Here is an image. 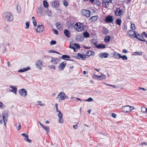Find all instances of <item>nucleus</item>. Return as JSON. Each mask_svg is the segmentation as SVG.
I'll return each instance as SVG.
<instances>
[{"mask_svg": "<svg viewBox=\"0 0 147 147\" xmlns=\"http://www.w3.org/2000/svg\"><path fill=\"white\" fill-rule=\"evenodd\" d=\"M129 107V105H127L123 107V111L125 113H127L126 111H128V108H127V107Z\"/></svg>", "mask_w": 147, "mask_h": 147, "instance_id": "nucleus-36", "label": "nucleus"}, {"mask_svg": "<svg viewBox=\"0 0 147 147\" xmlns=\"http://www.w3.org/2000/svg\"><path fill=\"white\" fill-rule=\"evenodd\" d=\"M30 68L28 67L26 68H24L23 69H21L18 71L19 72H23L26 71H27L30 69Z\"/></svg>", "mask_w": 147, "mask_h": 147, "instance_id": "nucleus-20", "label": "nucleus"}, {"mask_svg": "<svg viewBox=\"0 0 147 147\" xmlns=\"http://www.w3.org/2000/svg\"><path fill=\"white\" fill-rule=\"evenodd\" d=\"M85 38H88L89 36V34L88 32L87 31H85L83 34Z\"/></svg>", "mask_w": 147, "mask_h": 147, "instance_id": "nucleus-33", "label": "nucleus"}, {"mask_svg": "<svg viewBox=\"0 0 147 147\" xmlns=\"http://www.w3.org/2000/svg\"><path fill=\"white\" fill-rule=\"evenodd\" d=\"M127 108H128V111H126L127 113H129L131 112V110H133L134 109V107L133 106H129V107H127Z\"/></svg>", "mask_w": 147, "mask_h": 147, "instance_id": "nucleus-31", "label": "nucleus"}, {"mask_svg": "<svg viewBox=\"0 0 147 147\" xmlns=\"http://www.w3.org/2000/svg\"><path fill=\"white\" fill-rule=\"evenodd\" d=\"M44 30V28L43 26L39 25L38 26L36 30V32L38 33L42 32Z\"/></svg>", "mask_w": 147, "mask_h": 147, "instance_id": "nucleus-10", "label": "nucleus"}, {"mask_svg": "<svg viewBox=\"0 0 147 147\" xmlns=\"http://www.w3.org/2000/svg\"><path fill=\"white\" fill-rule=\"evenodd\" d=\"M106 77V76L104 74H102L101 76H99V79L100 80H102L103 79H105Z\"/></svg>", "mask_w": 147, "mask_h": 147, "instance_id": "nucleus-35", "label": "nucleus"}, {"mask_svg": "<svg viewBox=\"0 0 147 147\" xmlns=\"http://www.w3.org/2000/svg\"><path fill=\"white\" fill-rule=\"evenodd\" d=\"M64 33L67 37L69 38L70 37V33L68 30L67 29L65 30L64 31Z\"/></svg>", "mask_w": 147, "mask_h": 147, "instance_id": "nucleus-16", "label": "nucleus"}, {"mask_svg": "<svg viewBox=\"0 0 147 147\" xmlns=\"http://www.w3.org/2000/svg\"><path fill=\"white\" fill-rule=\"evenodd\" d=\"M30 24L28 22H27L26 23V27L25 28L26 29L28 28L29 27Z\"/></svg>", "mask_w": 147, "mask_h": 147, "instance_id": "nucleus-50", "label": "nucleus"}, {"mask_svg": "<svg viewBox=\"0 0 147 147\" xmlns=\"http://www.w3.org/2000/svg\"><path fill=\"white\" fill-rule=\"evenodd\" d=\"M46 12L47 13V15L49 16L50 17H51V11L49 10V9H47V10L46 11Z\"/></svg>", "mask_w": 147, "mask_h": 147, "instance_id": "nucleus-45", "label": "nucleus"}, {"mask_svg": "<svg viewBox=\"0 0 147 147\" xmlns=\"http://www.w3.org/2000/svg\"><path fill=\"white\" fill-rule=\"evenodd\" d=\"M42 61L41 60H39L36 61L35 65L36 67L39 70L42 69Z\"/></svg>", "mask_w": 147, "mask_h": 147, "instance_id": "nucleus-5", "label": "nucleus"}, {"mask_svg": "<svg viewBox=\"0 0 147 147\" xmlns=\"http://www.w3.org/2000/svg\"><path fill=\"white\" fill-rule=\"evenodd\" d=\"M19 93L21 96L24 97L26 96L27 94V92L24 88L20 90Z\"/></svg>", "mask_w": 147, "mask_h": 147, "instance_id": "nucleus-9", "label": "nucleus"}, {"mask_svg": "<svg viewBox=\"0 0 147 147\" xmlns=\"http://www.w3.org/2000/svg\"><path fill=\"white\" fill-rule=\"evenodd\" d=\"M95 47L99 49H104L106 48V46L104 45L100 44L96 45Z\"/></svg>", "mask_w": 147, "mask_h": 147, "instance_id": "nucleus-21", "label": "nucleus"}, {"mask_svg": "<svg viewBox=\"0 0 147 147\" xmlns=\"http://www.w3.org/2000/svg\"><path fill=\"white\" fill-rule=\"evenodd\" d=\"M5 107V106L3 105L2 102H0V108L4 109Z\"/></svg>", "mask_w": 147, "mask_h": 147, "instance_id": "nucleus-41", "label": "nucleus"}, {"mask_svg": "<svg viewBox=\"0 0 147 147\" xmlns=\"http://www.w3.org/2000/svg\"><path fill=\"white\" fill-rule=\"evenodd\" d=\"M42 11L41 9H40L39 10V12H37V15L38 17H40L41 16L42 14Z\"/></svg>", "mask_w": 147, "mask_h": 147, "instance_id": "nucleus-37", "label": "nucleus"}, {"mask_svg": "<svg viewBox=\"0 0 147 147\" xmlns=\"http://www.w3.org/2000/svg\"><path fill=\"white\" fill-rule=\"evenodd\" d=\"M59 61V59L55 57H52L51 60V62L54 64H57Z\"/></svg>", "mask_w": 147, "mask_h": 147, "instance_id": "nucleus-14", "label": "nucleus"}, {"mask_svg": "<svg viewBox=\"0 0 147 147\" xmlns=\"http://www.w3.org/2000/svg\"><path fill=\"white\" fill-rule=\"evenodd\" d=\"M93 98H92L91 97H89L88 98V99L85 100H84V101H88L89 102H91L93 101Z\"/></svg>", "mask_w": 147, "mask_h": 147, "instance_id": "nucleus-43", "label": "nucleus"}, {"mask_svg": "<svg viewBox=\"0 0 147 147\" xmlns=\"http://www.w3.org/2000/svg\"><path fill=\"white\" fill-rule=\"evenodd\" d=\"M33 24L34 25V26H36L37 25V22L35 20H34L33 21Z\"/></svg>", "mask_w": 147, "mask_h": 147, "instance_id": "nucleus-60", "label": "nucleus"}, {"mask_svg": "<svg viewBox=\"0 0 147 147\" xmlns=\"http://www.w3.org/2000/svg\"><path fill=\"white\" fill-rule=\"evenodd\" d=\"M70 58V57L69 56L67 55H63L61 56V59L66 60V59L65 58L69 59Z\"/></svg>", "mask_w": 147, "mask_h": 147, "instance_id": "nucleus-32", "label": "nucleus"}, {"mask_svg": "<svg viewBox=\"0 0 147 147\" xmlns=\"http://www.w3.org/2000/svg\"><path fill=\"white\" fill-rule=\"evenodd\" d=\"M67 25L68 28L69 30L72 29L74 26L73 24L71 22H68Z\"/></svg>", "mask_w": 147, "mask_h": 147, "instance_id": "nucleus-28", "label": "nucleus"}, {"mask_svg": "<svg viewBox=\"0 0 147 147\" xmlns=\"http://www.w3.org/2000/svg\"><path fill=\"white\" fill-rule=\"evenodd\" d=\"M53 31H54V33L55 34H56V35H57L58 34V32L57 30H55L54 29H53Z\"/></svg>", "mask_w": 147, "mask_h": 147, "instance_id": "nucleus-58", "label": "nucleus"}, {"mask_svg": "<svg viewBox=\"0 0 147 147\" xmlns=\"http://www.w3.org/2000/svg\"><path fill=\"white\" fill-rule=\"evenodd\" d=\"M55 51H53V50H49V53H55Z\"/></svg>", "mask_w": 147, "mask_h": 147, "instance_id": "nucleus-62", "label": "nucleus"}, {"mask_svg": "<svg viewBox=\"0 0 147 147\" xmlns=\"http://www.w3.org/2000/svg\"><path fill=\"white\" fill-rule=\"evenodd\" d=\"M83 25L82 23H76L74 26V28L78 32H81L83 29Z\"/></svg>", "mask_w": 147, "mask_h": 147, "instance_id": "nucleus-2", "label": "nucleus"}, {"mask_svg": "<svg viewBox=\"0 0 147 147\" xmlns=\"http://www.w3.org/2000/svg\"><path fill=\"white\" fill-rule=\"evenodd\" d=\"M59 96L60 97L59 100H64L66 97V94L65 93L63 92H61L59 93V94L57 96V99L58 98Z\"/></svg>", "mask_w": 147, "mask_h": 147, "instance_id": "nucleus-7", "label": "nucleus"}, {"mask_svg": "<svg viewBox=\"0 0 147 147\" xmlns=\"http://www.w3.org/2000/svg\"><path fill=\"white\" fill-rule=\"evenodd\" d=\"M38 102L39 103L38 104L41 106H44L45 105V104L43 103L41 104V101H38Z\"/></svg>", "mask_w": 147, "mask_h": 147, "instance_id": "nucleus-59", "label": "nucleus"}, {"mask_svg": "<svg viewBox=\"0 0 147 147\" xmlns=\"http://www.w3.org/2000/svg\"><path fill=\"white\" fill-rule=\"evenodd\" d=\"M120 58L122 59L123 60H126L127 59V57L125 55H124L123 56L120 55Z\"/></svg>", "mask_w": 147, "mask_h": 147, "instance_id": "nucleus-38", "label": "nucleus"}, {"mask_svg": "<svg viewBox=\"0 0 147 147\" xmlns=\"http://www.w3.org/2000/svg\"><path fill=\"white\" fill-rule=\"evenodd\" d=\"M56 43V42L55 40H52L50 42V44L51 45H55Z\"/></svg>", "mask_w": 147, "mask_h": 147, "instance_id": "nucleus-49", "label": "nucleus"}, {"mask_svg": "<svg viewBox=\"0 0 147 147\" xmlns=\"http://www.w3.org/2000/svg\"><path fill=\"white\" fill-rule=\"evenodd\" d=\"M73 45L75 46L77 48L79 49L80 48V45L76 43H74L73 44Z\"/></svg>", "mask_w": 147, "mask_h": 147, "instance_id": "nucleus-51", "label": "nucleus"}, {"mask_svg": "<svg viewBox=\"0 0 147 147\" xmlns=\"http://www.w3.org/2000/svg\"><path fill=\"white\" fill-rule=\"evenodd\" d=\"M99 57L100 58H106L109 55V54L106 52L100 53L99 54Z\"/></svg>", "mask_w": 147, "mask_h": 147, "instance_id": "nucleus-13", "label": "nucleus"}, {"mask_svg": "<svg viewBox=\"0 0 147 147\" xmlns=\"http://www.w3.org/2000/svg\"><path fill=\"white\" fill-rule=\"evenodd\" d=\"M111 37L110 36H107L105 37L104 38V41L105 42L107 43L109 42L110 39L111 38Z\"/></svg>", "mask_w": 147, "mask_h": 147, "instance_id": "nucleus-26", "label": "nucleus"}, {"mask_svg": "<svg viewBox=\"0 0 147 147\" xmlns=\"http://www.w3.org/2000/svg\"><path fill=\"white\" fill-rule=\"evenodd\" d=\"M91 42L94 45H96L97 44V42L94 40H92L91 41Z\"/></svg>", "mask_w": 147, "mask_h": 147, "instance_id": "nucleus-57", "label": "nucleus"}, {"mask_svg": "<svg viewBox=\"0 0 147 147\" xmlns=\"http://www.w3.org/2000/svg\"><path fill=\"white\" fill-rule=\"evenodd\" d=\"M94 54V52L92 51H89L87 52L86 53V55L88 56H90Z\"/></svg>", "mask_w": 147, "mask_h": 147, "instance_id": "nucleus-27", "label": "nucleus"}, {"mask_svg": "<svg viewBox=\"0 0 147 147\" xmlns=\"http://www.w3.org/2000/svg\"><path fill=\"white\" fill-rule=\"evenodd\" d=\"M102 6L104 7L108 8L109 7L108 4L112 3V0H102Z\"/></svg>", "mask_w": 147, "mask_h": 147, "instance_id": "nucleus-6", "label": "nucleus"}, {"mask_svg": "<svg viewBox=\"0 0 147 147\" xmlns=\"http://www.w3.org/2000/svg\"><path fill=\"white\" fill-rule=\"evenodd\" d=\"M3 120L5 119L7 120L8 117V114L7 112H4L2 113Z\"/></svg>", "mask_w": 147, "mask_h": 147, "instance_id": "nucleus-18", "label": "nucleus"}, {"mask_svg": "<svg viewBox=\"0 0 147 147\" xmlns=\"http://www.w3.org/2000/svg\"><path fill=\"white\" fill-rule=\"evenodd\" d=\"M48 67L49 68H50L51 69H53L54 70H55L56 69V67H55V65H49L48 66Z\"/></svg>", "mask_w": 147, "mask_h": 147, "instance_id": "nucleus-47", "label": "nucleus"}, {"mask_svg": "<svg viewBox=\"0 0 147 147\" xmlns=\"http://www.w3.org/2000/svg\"><path fill=\"white\" fill-rule=\"evenodd\" d=\"M78 56L80 57L81 58V59L82 60H85L86 58V56L85 55L82 54L80 53L78 54Z\"/></svg>", "mask_w": 147, "mask_h": 147, "instance_id": "nucleus-25", "label": "nucleus"}, {"mask_svg": "<svg viewBox=\"0 0 147 147\" xmlns=\"http://www.w3.org/2000/svg\"><path fill=\"white\" fill-rule=\"evenodd\" d=\"M4 20L8 22H11L13 20V16L10 12H6L4 13L3 16Z\"/></svg>", "mask_w": 147, "mask_h": 147, "instance_id": "nucleus-1", "label": "nucleus"}, {"mask_svg": "<svg viewBox=\"0 0 147 147\" xmlns=\"http://www.w3.org/2000/svg\"><path fill=\"white\" fill-rule=\"evenodd\" d=\"M98 18V16H93L90 18V20L91 22H94Z\"/></svg>", "mask_w": 147, "mask_h": 147, "instance_id": "nucleus-23", "label": "nucleus"}, {"mask_svg": "<svg viewBox=\"0 0 147 147\" xmlns=\"http://www.w3.org/2000/svg\"><path fill=\"white\" fill-rule=\"evenodd\" d=\"M17 10L19 13H20V12L21 11V7L20 6H17Z\"/></svg>", "mask_w": 147, "mask_h": 147, "instance_id": "nucleus-52", "label": "nucleus"}, {"mask_svg": "<svg viewBox=\"0 0 147 147\" xmlns=\"http://www.w3.org/2000/svg\"><path fill=\"white\" fill-rule=\"evenodd\" d=\"M134 38H135L138 39L140 41H143L144 42L146 41V40L142 36H141L139 34H138V35H137L135 31H134Z\"/></svg>", "mask_w": 147, "mask_h": 147, "instance_id": "nucleus-4", "label": "nucleus"}, {"mask_svg": "<svg viewBox=\"0 0 147 147\" xmlns=\"http://www.w3.org/2000/svg\"><path fill=\"white\" fill-rule=\"evenodd\" d=\"M141 144L143 146L144 145L147 146V143L145 142H143L141 143Z\"/></svg>", "mask_w": 147, "mask_h": 147, "instance_id": "nucleus-61", "label": "nucleus"}, {"mask_svg": "<svg viewBox=\"0 0 147 147\" xmlns=\"http://www.w3.org/2000/svg\"><path fill=\"white\" fill-rule=\"evenodd\" d=\"M22 136L26 137V138H27L28 137H29V136L26 134L25 133H22L21 134Z\"/></svg>", "mask_w": 147, "mask_h": 147, "instance_id": "nucleus-54", "label": "nucleus"}, {"mask_svg": "<svg viewBox=\"0 0 147 147\" xmlns=\"http://www.w3.org/2000/svg\"><path fill=\"white\" fill-rule=\"evenodd\" d=\"M102 32L103 33L106 34L109 33V31L107 28L103 27L102 28Z\"/></svg>", "mask_w": 147, "mask_h": 147, "instance_id": "nucleus-22", "label": "nucleus"}, {"mask_svg": "<svg viewBox=\"0 0 147 147\" xmlns=\"http://www.w3.org/2000/svg\"><path fill=\"white\" fill-rule=\"evenodd\" d=\"M10 87L12 89L11 90V91L14 93L16 94L17 88L16 86H10Z\"/></svg>", "mask_w": 147, "mask_h": 147, "instance_id": "nucleus-19", "label": "nucleus"}, {"mask_svg": "<svg viewBox=\"0 0 147 147\" xmlns=\"http://www.w3.org/2000/svg\"><path fill=\"white\" fill-rule=\"evenodd\" d=\"M66 64V62L65 61H64L61 63L58 67L59 69L61 71L63 70Z\"/></svg>", "mask_w": 147, "mask_h": 147, "instance_id": "nucleus-11", "label": "nucleus"}, {"mask_svg": "<svg viewBox=\"0 0 147 147\" xmlns=\"http://www.w3.org/2000/svg\"><path fill=\"white\" fill-rule=\"evenodd\" d=\"M122 12L123 11L122 9L119 8H117L115 11V14L117 16H120Z\"/></svg>", "mask_w": 147, "mask_h": 147, "instance_id": "nucleus-12", "label": "nucleus"}, {"mask_svg": "<svg viewBox=\"0 0 147 147\" xmlns=\"http://www.w3.org/2000/svg\"><path fill=\"white\" fill-rule=\"evenodd\" d=\"M59 113L58 114V116L59 118H63V114L60 111L58 112Z\"/></svg>", "mask_w": 147, "mask_h": 147, "instance_id": "nucleus-40", "label": "nucleus"}, {"mask_svg": "<svg viewBox=\"0 0 147 147\" xmlns=\"http://www.w3.org/2000/svg\"><path fill=\"white\" fill-rule=\"evenodd\" d=\"M63 5H64L66 7L68 5V3L67 1H66L65 0H64L63 1Z\"/></svg>", "mask_w": 147, "mask_h": 147, "instance_id": "nucleus-56", "label": "nucleus"}, {"mask_svg": "<svg viewBox=\"0 0 147 147\" xmlns=\"http://www.w3.org/2000/svg\"><path fill=\"white\" fill-rule=\"evenodd\" d=\"M113 20V17L111 16H109L106 17L105 21L107 23L112 22Z\"/></svg>", "mask_w": 147, "mask_h": 147, "instance_id": "nucleus-8", "label": "nucleus"}, {"mask_svg": "<svg viewBox=\"0 0 147 147\" xmlns=\"http://www.w3.org/2000/svg\"><path fill=\"white\" fill-rule=\"evenodd\" d=\"M55 25L58 28V29L61 30V28H62V27L61 26V25H60L59 22H57L56 23Z\"/></svg>", "mask_w": 147, "mask_h": 147, "instance_id": "nucleus-34", "label": "nucleus"}, {"mask_svg": "<svg viewBox=\"0 0 147 147\" xmlns=\"http://www.w3.org/2000/svg\"><path fill=\"white\" fill-rule=\"evenodd\" d=\"M116 116V114L115 113H113L112 114V116L114 118H115Z\"/></svg>", "mask_w": 147, "mask_h": 147, "instance_id": "nucleus-63", "label": "nucleus"}, {"mask_svg": "<svg viewBox=\"0 0 147 147\" xmlns=\"http://www.w3.org/2000/svg\"><path fill=\"white\" fill-rule=\"evenodd\" d=\"M29 137H28L27 138H25L24 140L26 141V142H28L29 143H31L32 140L30 139H29Z\"/></svg>", "mask_w": 147, "mask_h": 147, "instance_id": "nucleus-44", "label": "nucleus"}, {"mask_svg": "<svg viewBox=\"0 0 147 147\" xmlns=\"http://www.w3.org/2000/svg\"><path fill=\"white\" fill-rule=\"evenodd\" d=\"M142 112H147V108L145 107H143L142 108Z\"/></svg>", "mask_w": 147, "mask_h": 147, "instance_id": "nucleus-42", "label": "nucleus"}, {"mask_svg": "<svg viewBox=\"0 0 147 147\" xmlns=\"http://www.w3.org/2000/svg\"><path fill=\"white\" fill-rule=\"evenodd\" d=\"M59 122L60 123H63V121L62 118H59Z\"/></svg>", "mask_w": 147, "mask_h": 147, "instance_id": "nucleus-53", "label": "nucleus"}, {"mask_svg": "<svg viewBox=\"0 0 147 147\" xmlns=\"http://www.w3.org/2000/svg\"><path fill=\"white\" fill-rule=\"evenodd\" d=\"M43 4L44 7L45 8H47L49 7V4L47 2L46 0L43 1Z\"/></svg>", "mask_w": 147, "mask_h": 147, "instance_id": "nucleus-29", "label": "nucleus"}, {"mask_svg": "<svg viewBox=\"0 0 147 147\" xmlns=\"http://www.w3.org/2000/svg\"><path fill=\"white\" fill-rule=\"evenodd\" d=\"M52 6L53 8L57 7L59 5L58 1H55L52 3Z\"/></svg>", "mask_w": 147, "mask_h": 147, "instance_id": "nucleus-17", "label": "nucleus"}, {"mask_svg": "<svg viewBox=\"0 0 147 147\" xmlns=\"http://www.w3.org/2000/svg\"><path fill=\"white\" fill-rule=\"evenodd\" d=\"M131 28L132 29V30H134L136 29V28L135 27V25L134 24H131Z\"/></svg>", "mask_w": 147, "mask_h": 147, "instance_id": "nucleus-48", "label": "nucleus"}, {"mask_svg": "<svg viewBox=\"0 0 147 147\" xmlns=\"http://www.w3.org/2000/svg\"><path fill=\"white\" fill-rule=\"evenodd\" d=\"M135 30H129L128 31V33L129 35L130 36L131 38H134V31Z\"/></svg>", "mask_w": 147, "mask_h": 147, "instance_id": "nucleus-24", "label": "nucleus"}, {"mask_svg": "<svg viewBox=\"0 0 147 147\" xmlns=\"http://www.w3.org/2000/svg\"><path fill=\"white\" fill-rule=\"evenodd\" d=\"M122 52L123 53H127L128 52L127 50H126V49H123L122 51Z\"/></svg>", "mask_w": 147, "mask_h": 147, "instance_id": "nucleus-64", "label": "nucleus"}, {"mask_svg": "<svg viewBox=\"0 0 147 147\" xmlns=\"http://www.w3.org/2000/svg\"><path fill=\"white\" fill-rule=\"evenodd\" d=\"M82 15L85 16L86 17H89L91 16V12L90 11L86 9H82L81 11Z\"/></svg>", "mask_w": 147, "mask_h": 147, "instance_id": "nucleus-3", "label": "nucleus"}, {"mask_svg": "<svg viewBox=\"0 0 147 147\" xmlns=\"http://www.w3.org/2000/svg\"><path fill=\"white\" fill-rule=\"evenodd\" d=\"M55 107L56 109V111L57 112H59L60 111L58 109V104L57 103H56L55 104Z\"/></svg>", "mask_w": 147, "mask_h": 147, "instance_id": "nucleus-55", "label": "nucleus"}, {"mask_svg": "<svg viewBox=\"0 0 147 147\" xmlns=\"http://www.w3.org/2000/svg\"><path fill=\"white\" fill-rule=\"evenodd\" d=\"M122 21L121 19H117L116 20V24L120 26L121 23Z\"/></svg>", "mask_w": 147, "mask_h": 147, "instance_id": "nucleus-30", "label": "nucleus"}, {"mask_svg": "<svg viewBox=\"0 0 147 147\" xmlns=\"http://www.w3.org/2000/svg\"><path fill=\"white\" fill-rule=\"evenodd\" d=\"M113 56L116 59H119L120 58L121 54L117 52H114L113 53Z\"/></svg>", "mask_w": 147, "mask_h": 147, "instance_id": "nucleus-15", "label": "nucleus"}, {"mask_svg": "<svg viewBox=\"0 0 147 147\" xmlns=\"http://www.w3.org/2000/svg\"><path fill=\"white\" fill-rule=\"evenodd\" d=\"M18 126H17V124H16L15 126H16V128L18 130H19L20 129L21 127V124L20 123H18Z\"/></svg>", "mask_w": 147, "mask_h": 147, "instance_id": "nucleus-39", "label": "nucleus"}, {"mask_svg": "<svg viewBox=\"0 0 147 147\" xmlns=\"http://www.w3.org/2000/svg\"><path fill=\"white\" fill-rule=\"evenodd\" d=\"M99 76L95 74H93L92 78L93 79H99Z\"/></svg>", "mask_w": 147, "mask_h": 147, "instance_id": "nucleus-46", "label": "nucleus"}]
</instances>
